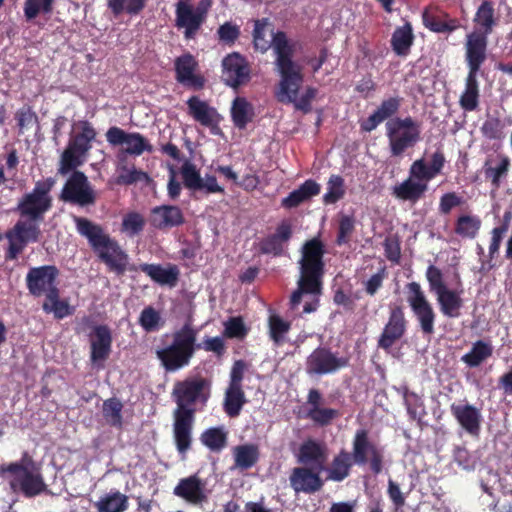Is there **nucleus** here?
<instances>
[{"label":"nucleus","mask_w":512,"mask_h":512,"mask_svg":"<svg viewBox=\"0 0 512 512\" xmlns=\"http://www.w3.org/2000/svg\"><path fill=\"white\" fill-rule=\"evenodd\" d=\"M352 459L355 464L363 466L369 464L373 474L378 475L384 466V455L381 448L369 438L366 429H358L352 441Z\"/></svg>","instance_id":"obj_11"},{"label":"nucleus","mask_w":512,"mask_h":512,"mask_svg":"<svg viewBox=\"0 0 512 512\" xmlns=\"http://www.w3.org/2000/svg\"><path fill=\"white\" fill-rule=\"evenodd\" d=\"M481 219L475 215H461L455 222L454 232L462 238L473 239L481 228Z\"/></svg>","instance_id":"obj_45"},{"label":"nucleus","mask_w":512,"mask_h":512,"mask_svg":"<svg viewBox=\"0 0 512 512\" xmlns=\"http://www.w3.org/2000/svg\"><path fill=\"white\" fill-rule=\"evenodd\" d=\"M355 464L352 459L351 453L345 449L333 458L330 467L328 468V479L341 482L350 475L352 466Z\"/></svg>","instance_id":"obj_36"},{"label":"nucleus","mask_w":512,"mask_h":512,"mask_svg":"<svg viewBox=\"0 0 512 512\" xmlns=\"http://www.w3.org/2000/svg\"><path fill=\"white\" fill-rule=\"evenodd\" d=\"M73 221L77 233L87 239L93 252L110 272L123 276L129 270L128 254L100 224L80 216H74Z\"/></svg>","instance_id":"obj_4"},{"label":"nucleus","mask_w":512,"mask_h":512,"mask_svg":"<svg viewBox=\"0 0 512 512\" xmlns=\"http://www.w3.org/2000/svg\"><path fill=\"white\" fill-rule=\"evenodd\" d=\"M484 176L490 180L493 189L501 186V179L506 177L510 168V159L508 156H500V162L496 167L489 166V161L484 164Z\"/></svg>","instance_id":"obj_48"},{"label":"nucleus","mask_w":512,"mask_h":512,"mask_svg":"<svg viewBox=\"0 0 512 512\" xmlns=\"http://www.w3.org/2000/svg\"><path fill=\"white\" fill-rule=\"evenodd\" d=\"M391 156H402L406 150L413 148L421 139V123L407 116L395 117L385 124Z\"/></svg>","instance_id":"obj_7"},{"label":"nucleus","mask_w":512,"mask_h":512,"mask_svg":"<svg viewBox=\"0 0 512 512\" xmlns=\"http://www.w3.org/2000/svg\"><path fill=\"white\" fill-rule=\"evenodd\" d=\"M465 56L469 70L465 79V89L460 96L459 104L463 110L471 112L476 110L479 105L480 90L477 75L486 57L471 54H466Z\"/></svg>","instance_id":"obj_16"},{"label":"nucleus","mask_w":512,"mask_h":512,"mask_svg":"<svg viewBox=\"0 0 512 512\" xmlns=\"http://www.w3.org/2000/svg\"><path fill=\"white\" fill-rule=\"evenodd\" d=\"M401 105L402 98L399 96L383 99L374 112L368 118L360 122L361 131L370 133L385 120L389 121L395 118L394 116L399 112Z\"/></svg>","instance_id":"obj_25"},{"label":"nucleus","mask_w":512,"mask_h":512,"mask_svg":"<svg viewBox=\"0 0 512 512\" xmlns=\"http://www.w3.org/2000/svg\"><path fill=\"white\" fill-rule=\"evenodd\" d=\"M42 309L46 313H54L55 318L63 319L64 317L70 315L72 311L70 310V306L67 300L60 299V290L59 288L55 291L52 290L51 293L45 297V301L43 302Z\"/></svg>","instance_id":"obj_44"},{"label":"nucleus","mask_w":512,"mask_h":512,"mask_svg":"<svg viewBox=\"0 0 512 512\" xmlns=\"http://www.w3.org/2000/svg\"><path fill=\"white\" fill-rule=\"evenodd\" d=\"M128 506V497L118 490L105 494L94 504L97 512H124Z\"/></svg>","instance_id":"obj_40"},{"label":"nucleus","mask_w":512,"mask_h":512,"mask_svg":"<svg viewBox=\"0 0 512 512\" xmlns=\"http://www.w3.org/2000/svg\"><path fill=\"white\" fill-rule=\"evenodd\" d=\"M299 252V279L297 289L290 297L292 308H296L300 304L303 294L320 295L325 275L324 255L326 248L319 236L306 240Z\"/></svg>","instance_id":"obj_3"},{"label":"nucleus","mask_w":512,"mask_h":512,"mask_svg":"<svg viewBox=\"0 0 512 512\" xmlns=\"http://www.w3.org/2000/svg\"><path fill=\"white\" fill-rule=\"evenodd\" d=\"M422 21L425 28L434 33L450 34L461 26L457 18L450 17L447 12L437 7L425 8L422 13Z\"/></svg>","instance_id":"obj_27"},{"label":"nucleus","mask_w":512,"mask_h":512,"mask_svg":"<svg viewBox=\"0 0 512 512\" xmlns=\"http://www.w3.org/2000/svg\"><path fill=\"white\" fill-rule=\"evenodd\" d=\"M407 302L424 335L435 332L436 313L418 282L406 284Z\"/></svg>","instance_id":"obj_12"},{"label":"nucleus","mask_w":512,"mask_h":512,"mask_svg":"<svg viewBox=\"0 0 512 512\" xmlns=\"http://www.w3.org/2000/svg\"><path fill=\"white\" fill-rule=\"evenodd\" d=\"M184 186L191 191H199L202 177L196 166L190 161H185L180 169Z\"/></svg>","instance_id":"obj_52"},{"label":"nucleus","mask_w":512,"mask_h":512,"mask_svg":"<svg viewBox=\"0 0 512 512\" xmlns=\"http://www.w3.org/2000/svg\"><path fill=\"white\" fill-rule=\"evenodd\" d=\"M201 443L213 452H220L227 445V432L223 427H211L200 435Z\"/></svg>","instance_id":"obj_43"},{"label":"nucleus","mask_w":512,"mask_h":512,"mask_svg":"<svg viewBox=\"0 0 512 512\" xmlns=\"http://www.w3.org/2000/svg\"><path fill=\"white\" fill-rule=\"evenodd\" d=\"M149 223L157 230L166 231L182 226L185 216L179 206L164 204L150 210Z\"/></svg>","instance_id":"obj_23"},{"label":"nucleus","mask_w":512,"mask_h":512,"mask_svg":"<svg viewBox=\"0 0 512 512\" xmlns=\"http://www.w3.org/2000/svg\"><path fill=\"white\" fill-rule=\"evenodd\" d=\"M413 28L410 22L397 27L392 33L390 44L393 52L400 57H406L414 43Z\"/></svg>","instance_id":"obj_35"},{"label":"nucleus","mask_w":512,"mask_h":512,"mask_svg":"<svg viewBox=\"0 0 512 512\" xmlns=\"http://www.w3.org/2000/svg\"><path fill=\"white\" fill-rule=\"evenodd\" d=\"M290 486L296 493L314 494L322 489L320 472L311 467H295L289 477Z\"/></svg>","instance_id":"obj_26"},{"label":"nucleus","mask_w":512,"mask_h":512,"mask_svg":"<svg viewBox=\"0 0 512 512\" xmlns=\"http://www.w3.org/2000/svg\"><path fill=\"white\" fill-rule=\"evenodd\" d=\"M473 22L475 23V29L467 35L466 54L486 57L488 36L497 24L494 5L491 1L485 0L480 4Z\"/></svg>","instance_id":"obj_8"},{"label":"nucleus","mask_w":512,"mask_h":512,"mask_svg":"<svg viewBox=\"0 0 512 512\" xmlns=\"http://www.w3.org/2000/svg\"><path fill=\"white\" fill-rule=\"evenodd\" d=\"M407 320L402 306L390 307L388 321L378 339V347L390 352L392 346L406 333Z\"/></svg>","instance_id":"obj_20"},{"label":"nucleus","mask_w":512,"mask_h":512,"mask_svg":"<svg viewBox=\"0 0 512 512\" xmlns=\"http://www.w3.org/2000/svg\"><path fill=\"white\" fill-rule=\"evenodd\" d=\"M346 193L344 179L340 175H331L327 182V192L323 195L325 204H335Z\"/></svg>","instance_id":"obj_51"},{"label":"nucleus","mask_w":512,"mask_h":512,"mask_svg":"<svg viewBox=\"0 0 512 512\" xmlns=\"http://www.w3.org/2000/svg\"><path fill=\"white\" fill-rule=\"evenodd\" d=\"M145 223V219L140 213L129 212L122 219L121 231L129 237H134L144 230Z\"/></svg>","instance_id":"obj_53"},{"label":"nucleus","mask_w":512,"mask_h":512,"mask_svg":"<svg viewBox=\"0 0 512 512\" xmlns=\"http://www.w3.org/2000/svg\"><path fill=\"white\" fill-rule=\"evenodd\" d=\"M189 114L201 125L210 127L214 123L216 110L210 107L205 101L200 100L197 96H192L187 100Z\"/></svg>","instance_id":"obj_39"},{"label":"nucleus","mask_w":512,"mask_h":512,"mask_svg":"<svg viewBox=\"0 0 512 512\" xmlns=\"http://www.w3.org/2000/svg\"><path fill=\"white\" fill-rule=\"evenodd\" d=\"M428 186L425 182H417L408 177L402 183L397 184L392 189V194L397 199L417 203L427 191Z\"/></svg>","instance_id":"obj_34"},{"label":"nucleus","mask_w":512,"mask_h":512,"mask_svg":"<svg viewBox=\"0 0 512 512\" xmlns=\"http://www.w3.org/2000/svg\"><path fill=\"white\" fill-rule=\"evenodd\" d=\"M255 110L253 105L244 97H236L231 107V118L238 129H245L253 121Z\"/></svg>","instance_id":"obj_37"},{"label":"nucleus","mask_w":512,"mask_h":512,"mask_svg":"<svg viewBox=\"0 0 512 512\" xmlns=\"http://www.w3.org/2000/svg\"><path fill=\"white\" fill-rule=\"evenodd\" d=\"M118 170L119 174L116 178V183L119 185H132L143 180H147V182L151 181L146 172L138 170L134 166L132 168H128L126 165H123L120 166Z\"/></svg>","instance_id":"obj_56"},{"label":"nucleus","mask_w":512,"mask_h":512,"mask_svg":"<svg viewBox=\"0 0 512 512\" xmlns=\"http://www.w3.org/2000/svg\"><path fill=\"white\" fill-rule=\"evenodd\" d=\"M55 0H25L24 15L27 20L35 19L40 12L50 13Z\"/></svg>","instance_id":"obj_58"},{"label":"nucleus","mask_w":512,"mask_h":512,"mask_svg":"<svg viewBox=\"0 0 512 512\" xmlns=\"http://www.w3.org/2000/svg\"><path fill=\"white\" fill-rule=\"evenodd\" d=\"M222 79L232 87L238 88L250 80V67L241 54L233 52L222 60Z\"/></svg>","instance_id":"obj_21"},{"label":"nucleus","mask_w":512,"mask_h":512,"mask_svg":"<svg viewBox=\"0 0 512 512\" xmlns=\"http://www.w3.org/2000/svg\"><path fill=\"white\" fill-rule=\"evenodd\" d=\"M197 330L185 323L172 334V342L156 351L162 367L166 372H175L189 365L196 349Z\"/></svg>","instance_id":"obj_5"},{"label":"nucleus","mask_w":512,"mask_h":512,"mask_svg":"<svg viewBox=\"0 0 512 512\" xmlns=\"http://www.w3.org/2000/svg\"><path fill=\"white\" fill-rule=\"evenodd\" d=\"M35 222L19 220L13 228L6 232L5 237L9 242V246L5 252V260H16L28 243H34L39 240L41 231Z\"/></svg>","instance_id":"obj_13"},{"label":"nucleus","mask_w":512,"mask_h":512,"mask_svg":"<svg viewBox=\"0 0 512 512\" xmlns=\"http://www.w3.org/2000/svg\"><path fill=\"white\" fill-rule=\"evenodd\" d=\"M60 274L55 265H43L29 269L25 282L29 293L34 297H41L58 289L57 278Z\"/></svg>","instance_id":"obj_15"},{"label":"nucleus","mask_w":512,"mask_h":512,"mask_svg":"<svg viewBox=\"0 0 512 512\" xmlns=\"http://www.w3.org/2000/svg\"><path fill=\"white\" fill-rule=\"evenodd\" d=\"M33 463L32 457L24 452L20 461L0 467V477H4L5 473L12 474L13 477L9 482L10 488L14 492L22 493L27 498L35 497L44 492L47 486L41 473H35L29 469Z\"/></svg>","instance_id":"obj_6"},{"label":"nucleus","mask_w":512,"mask_h":512,"mask_svg":"<svg viewBox=\"0 0 512 512\" xmlns=\"http://www.w3.org/2000/svg\"><path fill=\"white\" fill-rule=\"evenodd\" d=\"M96 137L97 131L93 124L88 120H79L73 124L68 145L86 155L91 150Z\"/></svg>","instance_id":"obj_31"},{"label":"nucleus","mask_w":512,"mask_h":512,"mask_svg":"<svg viewBox=\"0 0 512 512\" xmlns=\"http://www.w3.org/2000/svg\"><path fill=\"white\" fill-rule=\"evenodd\" d=\"M323 402V395L318 389L312 388L309 390L307 394L305 418L311 420L319 427L330 425L340 416L337 409L323 407Z\"/></svg>","instance_id":"obj_22"},{"label":"nucleus","mask_w":512,"mask_h":512,"mask_svg":"<svg viewBox=\"0 0 512 512\" xmlns=\"http://www.w3.org/2000/svg\"><path fill=\"white\" fill-rule=\"evenodd\" d=\"M297 460L305 467L321 472L326 461L325 448L317 441L308 439L300 445Z\"/></svg>","instance_id":"obj_32"},{"label":"nucleus","mask_w":512,"mask_h":512,"mask_svg":"<svg viewBox=\"0 0 512 512\" xmlns=\"http://www.w3.org/2000/svg\"><path fill=\"white\" fill-rule=\"evenodd\" d=\"M147 0H108L107 6L114 16L126 13L139 15L146 7Z\"/></svg>","instance_id":"obj_46"},{"label":"nucleus","mask_w":512,"mask_h":512,"mask_svg":"<svg viewBox=\"0 0 512 512\" xmlns=\"http://www.w3.org/2000/svg\"><path fill=\"white\" fill-rule=\"evenodd\" d=\"M248 332L249 328L241 316L230 317L224 322L223 334L229 339H244Z\"/></svg>","instance_id":"obj_55"},{"label":"nucleus","mask_w":512,"mask_h":512,"mask_svg":"<svg viewBox=\"0 0 512 512\" xmlns=\"http://www.w3.org/2000/svg\"><path fill=\"white\" fill-rule=\"evenodd\" d=\"M246 402L243 388L227 387L223 403V409L227 416L230 418L238 417Z\"/></svg>","instance_id":"obj_41"},{"label":"nucleus","mask_w":512,"mask_h":512,"mask_svg":"<svg viewBox=\"0 0 512 512\" xmlns=\"http://www.w3.org/2000/svg\"><path fill=\"white\" fill-rule=\"evenodd\" d=\"M349 365L347 357H338L327 347H317L307 357L305 370L308 375L333 374Z\"/></svg>","instance_id":"obj_14"},{"label":"nucleus","mask_w":512,"mask_h":512,"mask_svg":"<svg viewBox=\"0 0 512 512\" xmlns=\"http://www.w3.org/2000/svg\"><path fill=\"white\" fill-rule=\"evenodd\" d=\"M355 231V218L353 215H340L338 221V231L336 237V244L342 246L347 244L352 234Z\"/></svg>","instance_id":"obj_57"},{"label":"nucleus","mask_w":512,"mask_h":512,"mask_svg":"<svg viewBox=\"0 0 512 512\" xmlns=\"http://www.w3.org/2000/svg\"><path fill=\"white\" fill-rule=\"evenodd\" d=\"M450 411L459 425L471 436H478L481 430L482 415L478 408L471 404H451Z\"/></svg>","instance_id":"obj_29"},{"label":"nucleus","mask_w":512,"mask_h":512,"mask_svg":"<svg viewBox=\"0 0 512 512\" xmlns=\"http://www.w3.org/2000/svg\"><path fill=\"white\" fill-rule=\"evenodd\" d=\"M409 177L418 180L417 182H428L434 178L433 173L429 170V166L424 159L415 160L409 169Z\"/></svg>","instance_id":"obj_64"},{"label":"nucleus","mask_w":512,"mask_h":512,"mask_svg":"<svg viewBox=\"0 0 512 512\" xmlns=\"http://www.w3.org/2000/svg\"><path fill=\"white\" fill-rule=\"evenodd\" d=\"M441 313L448 318H457L460 316V309L463 306V300L460 294L455 290L446 289L436 295Z\"/></svg>","instance_id":"obj_38"},{"label":"nucleus","mask_w":512,"mask_h":512,"mask_svg":"<svg viewBox=\"0 0 512 512\" xmlns=\"http://www.w3.org/2000/svg\"><path fill=\"white\" fill-rule=\"evenodd\" d=\"M320 191L321 186L316 181L308 179L297 189L290 192L287 197L283 198L281 206L286 209L296 208L302 203L310 200L312 197L318 195Z\"/></svg>","instance_id":"obj_33"},{"label":"nucleus","mask_w":512,"mask_h":512,"mask_svg":"<svg viewBox=\"0 0 512 512\" xmlns=\"http://www.w3.org/2000/svg\"><path fill=\"white\" fill-rule=\"evenodd\" d=\"M55 184L56 179L53 177L37 181L33 190L24 194L18 202L17 211L20 216L31 221H42L45 213L52 207L50 192Z\"/></svg>","instance_id":"obj_9"},{"label":"nucleus","mask_w":512,"mask_h":512,"mask_svg":"<svg viewBox=\"0 0 512 512\" xmlns=\"http://www.w3.org/2000/svg\"><path fill=\"white\" fill-rule=\"evenodd\" d=\"M272 48L276 55L275 65L280 75L277 98L282 103H294L295 108L307 113L316 96L314 88H307L298 99V92L303 82L302 67L293 60L294 45L283 31H277L272 37Z\"/></svg>","instance_id":"obj_1"},{"label":"nucleus","mask_w":512,"mask_h":512,"mask_svg":"<svg viewBox=\"0 0 512 512\" xmlns=\"http://www.w3.org/2000/svg\"><path fill=\"white\" fill-rule=\"evenodd\" d=\"M198 67V61L190 52L178 56L174 60L176 81L195 91L203 89L205 78L200 73H197Z\"/></svg>","instance_id":"obj_19"},{"label":"nucleus","mask_w":512,"mask_h":512,"mask_svg":"<svg viewBox=\"0 0 512 512\" xmlns=\"http://www.w3.org/2000/svg\"><path fill=\"white\" fill-rule=\"evenodd\" d=\"M493 354V347L490 343L483 340H477L473 343L471 350L461 357V361L468 367L474 368L480 366L486 359Z\"/></svg>","instance_id":"obj_42"},{"label":"nucleus","mask_w":512,"mask_h":512,"mask_svg":"<svg viewBox=\"0 0 512 512\" xmlns=\"http://www.w3.org/2000/svg\"><path fill=\"white\" fill-rule=\"evenodd\" d=\"M123 404L115 397L109 398L103 402V416L106 422L113 427L121 428Z\"/></svg>","instance_id":"obj_50"},{"label":"nucleus","mask_w":512,"mask_h":512,"mask_svg":"<svg viewBox=\"0 0 512 512\" xmlns=\"http://www.w3.org/2000/svg\"><path fill=\"white\" fill-rule=\"evenodd\" d=\"M105 136L111 146L126 145L124 152L128 155L140 156L144 152L151 153L153 151L147 138L139 132H126L117 126H112L107 130Z\"/></svg>","instance_id":"obj_17"},{"label":"nucleus","mask_w":512,"mask_h":512,"mask_svg":"<svg viewBox=\"0 0 512 512\" xmlns=\"http://www.w3.org/2000/svg\"><path fill=\"white\" fill-rule=\"evenodd\" d=\"M59 198L65 203L84 208L95 205L97 194L85 173L74 170L63 185Z\"/></svg>","instance_id":"obj_10"},{"label":"nucleus","mask_w":512,"mask_h":512,"mask_svg":"<svg viewBox=\"0 0 512 512\" xmlns=\"http://www.w3.org/2000/svg\"><path fill=\"white\" fill-rule=\"evenodd\" d=\"M404 403L407 413L412 420L420 419L424 414V402L415 392H407L404 395Z\"/></svg>","instance_id":"obj_60"},{"label":"nucleus","mask_w":512,"mask_h":512,"mask_svg":"<svg viewBox=\"0 0 512 512\" xmlns=\"http://www.w3.org/2000/svg\"><path fill=\"white\" fill-rule=\"evenodd\" d=\"M161 322L160 313L152 306L145 307L140 314L139 324L146 332L156 331Z\"/></svg>","instance_id":"obj_59"},{"label":"nucleus","mask_w":512,"mask_h":512,"mask_svg":"<svg viewBox=\"0 0 512 512\" xmlns=\"http://www.w3.org/2000/svg\"><path fill=\"white\" fill-rule=\"evenodd\" d=\"M210 383L203 377L187 378L179 381L172 395L177 404L174 411L173 438L179 454L185 456L192 446V431L195 410L190 406L197 401L206 402L209 398Z\"/></svg>","instance_id":"obj_2"},{"label":"nucleus","mask_w":512,"mask_h":512,"mask_svg":"<svg viewBox=\"0 0 512 512\" xmlns=\"http://www.w3.org/2000/svg\"><path fill=\"white\" fill-rule=\"evenodd\" d=\"M482 135L489 140H501L504 138V124L497 118H488L481 127Z\"/></svg>","instance_id":"obj_61"},{"label":"nucleus","mask_w":512,"mask_h":512,"mask_svg":"<svg viewBox=\"0 0 512 512\" xmlns=\"http://www.w3.org/2000/svg\"><path fill=\"white\" fill-rule=\"evenodd\" d=\"M235 465L241 469H249L259 459V449L254 444L239 445L235 448Z\"/></svg>","instance_id":"obj_47"},{"label":"nucleus","mask_w":512,"mask_h":512,"mask_svg":"<svg viewBox=\"0 0 512 512\" xmlns=\"http://www.w3.org/2000/svg\"><path fill=\"white\" fill-rule=\"evenodd\" d=\"M175 25L184 29V37L193 39L206 20V10L200 6L194 8L186 0H179L175 9Z\"/></svg>","instance_id":"obj_18"},{"label":"nucleus","mask_w":512,"mask_h":512,"mask_svg":"<svg viewBox=\"0 0 512 512\" xmlns=\"http://www.w3.org/2000/svg\"><path fill=\"white\" fill-rule=\"evenodd\" d=\"M426 278L429 283L430 291L435 293V295L447 289L443 274L438 267L434 265L428 266L426 270Z\"/></svg>","instance_id":"obj_62"},{"label":"nucleus","mask_w":512,"mask_h":512,"mask_svg":"<svg viewBox=\"0 0 512 512\" xmlns=\"http://www.w3.org/2000/svg\"><path fill=\"white\" fill-rule=\"evenodd\" d=\"M112 346V334L107 325H96L90 334V360L93 364L105 361Z\"/></svg>","instance_id":"obj_28"},{"label":"nucleus","mask_w":512,"mask_h":512,"mask_svg":"<svg viewBox=\"0 0 512 512\" xmlns=\"http://www.w3.org/2000/svg\"><path fill=\"white\" fill-rule=\"evenodd\" d=\"M85 156L86 155L84 153H81L70 145H67L60 158L58 173L61 175H66L71 171L73 172L77 167L82 165L83 158Z\"/></svg>","instance_id":"obj_49"},{"label":"nucleus","mask_w":512,"mask_h":512,"mask_svg":"<svg viewBox=\"0 0 512 512\" xmlns=\"http://www.w3.org/2000/svg\"><path fill=\"white\" fill-rule=\"evenodd\" d=\"M240 28L231 22H225L217 30L218 39L226 45H233L240 36Z\"/></svg>","instance_id":"obj_63"},{"label":"nucleus","mask_w":512,"mask_h":512,"mask_svg":"<svg viewBox=\"0 0 512 512\" xmlns=\"http://www.w3.org/2000/svg\"><path fill=\"white\" fill-rule=\"evenodd\" d=\"M173 493L195 506H201L208 501L205 482L197 474L180 479Z\"/></svg>","instance_id":"obj_24"},{"label":"nucleus","mask_w":512,"mask_h":512,"mask_svg":"<svg viewBox=\"0 0 512 512\" xmlns=\"http://www.w3.org/2000/svg\"><path fill=\"white\" fill-rule=\"evenodd\" d=\"M268 325L270 338L276 344L283 343L285 334L291 328L290 322L283 320L279 315L273 314L268 319Z\"/></svg>","instance_id":"obj_54"},{"label":"nucleus","mask_w":512,"mask_h":512,"mask_svg":"<svg viewBox=\"0 0 512 512\" xmlns=\"http://www.w3.org/2000/svg\"><path fill=\"white\" fill-rule=\"evenodd\" d=\"M145 273L155 283L161 286L173 287L176 285L179 277V269L176 265H168L167 268L161 264L142 263L139 266L130 265L129 271H138Z\"/></svg>","instance_id":"obj_30"}]
</instances>
